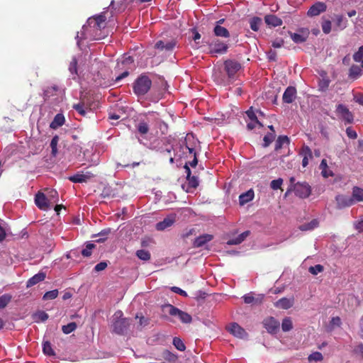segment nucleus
<instances>
[{
	"label": "nucleus",
	"instance_id": "473e14b6",
	"mask_svg": "<svg viewBox=\"0 0 363 363\" xmlns=\"http://www.w3.org/2000/svg\"><path fill=\"white\" fill-rule=\"evenodd\" d=\"M318 221L316 219H313L309 223L300 225L299 229L302 231L311 230L318 227Z\"/></svg>",
	"mask_w": 363,
	"mask_h": 363
},
{
	"label": "nucleus",
	"instance_id": "79ce46f5",
	"mask_svg": "<svg viewBox=\"0 0 363 363\" xmlns=\"http://www.w3.org/2000/svg\"><path fill=\"white\" fill-rule=\"evenodd\" d=\"M137 257L143 261H147L150 259L151 255L149 251L145 250H139L136 252Z\"/></svg>",
	"mask_w": 363,
	"mask_h": 363
},
{
	"label": "nucleus",
	"instance_id": "c9c22d12",
	"mask_svg": "<svg viewBox=\"0 0 363 363\" xmlns=\"http://www.w3.org/2000/svg\"><path fill=\"white\" fill-rule=\"evenodd\" d=\"M162 356L164 359L169 362L174 363L177 360V356L167 350L162 352Z\"/></svg>",
	"mask_w": 363,
	"mask_h": 363
},
{
	"label": "nucleus",
	"instance_id": "f3484780",
	"mask_svg": "<svg viewBox=\"0 0 363 363\" xmlns=\"http://www.w3.org/2000/svg\"><path fill=\"white\" fill-rule=\"evenodd\" d=\"M213 238V236L212 235H210V234H203L202 235H200L199 237H197L194 242H193V246L194 247H201L202 246H203L205 244H206L207 242L211 241Z\"/></svg>",
	"mask_w": 363,
	"mask_h": 363
},
{
	"label": "nucleus",
	"instance_id": "39448f33",
	"mask_svg": "<svg viewBox=\"0 0 363 363\" xmlns=\"http://www.w3.org/2000/svg\"><path fill=\"white\" fill-rule=\"evenodd\" d=\"M241 67V64L235 60H226L224 62V69L230 79H234Z\"/></svg>",
	"mask_w": 363,
	"mask_h": 363
},
{
	"label": "nucleus",
	"instance_id": "58836bf2",
	"mask_svg": "<svg viewBox=\"0 0 363 363\" xmlns=\"http://www.w3.org/2000/svg\"><path fill=\"white\" fill-rule=\"evenodd\" d=\"M60 138L58 135H55L50 142V147H51V155L53 157H56L57 155V144L59 142Z\"/></svg>",
	"mask_w": 363,
	"mask_h": 363
},
{
	"label": "nucleus",
	"instance_id": "052dcab7",
	"mask_svg": "<svg viewBox=\"0 0 363 363\" xmlns=\"http://www.w3.org/2000/svg\"><path fill=\"white\" fill-rule=\"evenodd\" d=\"M246 115L247 116V117L249 118V119L250 121H255V120H258L257 119V117L253 110V108L252 106H251L246 112H245Z\"/></svg>",
	"mask_w": 363,
	"mask_h": 363
},
{
	"label": "nucleus",
	"instance_id": "4be33fe9",
	"mask_svg": "<svg viewBox=\"0 0 363 363\" xmlns=\"http://www.w3.org/2000/svg\"><path fill=\"white\" fill-rule=\"evenodd\" d=\"M45 277L46 274L45 272H38L28 280L26 283V287L29 288L38 284L39 282L43 281Z\"/></svg>",
	"mask_w": 363,
	"mask_h": 363
},
{
	"label": "nucleus",
	"instance_id": "6ab92c4d",
	"mask_svg": "<svg viewBox=\"0 0 363 363\" xmlns=\"http://www.w3.org/2000/svg\"><path fill=\"white\" fill-rule=\"evenodd\" d=\"M176 45V42L174 40H171L167 42L166 43L162 40L157 41L155 48L160 50H166V51H172Z\"/></svg>",
	"mask_w": 363,
	"mask_h": 363
},
{
	"label": "nucleus",
	"instance_id": "bf43d9fd",
	"mask_svg": "<svg viewBox=\"0 0 363 363\" xmlns=\"http://www.w3.org/2000/svg\"><path fill=\"white\" fill-rule=\"evenodd\" d=\"M256 126H259L261 128L263 127V125L259 120L251 121L247 124V128L250 130H253L254 128H256Z\"/></svg>",
	"mask_w": 363,
	"mask_h": 363
},
{
	"label": "nucleus",
	"instance_id": "4d7b16f0",
	"mask_svg": "<svg viewBox=\"0 0 363 363\" xmlns=\"http://www.w3.org/2000/svg\"><path fill=\"white\" fill-rule=\"evenodd\" d=\"M138 130L141 134H146L149 130V126L145 122H140L138 125Z\"/></svg>",
	"mask_w": 363,
	"mask_h": 363
},
{
	"label": "nucleus",
	"instance_id": "ea45409f",
	"mask_svg": "<svg viewBox=\"0 0 363 363\" xmlns=\"http://www.w3.org/2000/svg\"><path fill=\"white\" fill-rule=\"evenodd\" d=\"M281 328L284 332L290 331L293 328V323L291 318L286 317L283 319L281 323Z\"/></svg>",
	"mask_w": 363,
	"mask_h": 363
},
{
	"label": "nucleus",
	"instance_id": "37998d69",
	"mask_svg": "<svg viewBox=\"0 0 363 363\" xmlns=\"http://www.w3.org/2000/svg\"><path fill=\"white\" fill-rule=\"evenodd\" d=\"M11 296L5 294L0 296V308H4L11 301Z\"/></svg>",
	"mask_w": 363,
	"mask_h": 363
},
{
	"label": "nucleus",
	"instance_id": "f8f14e48",
	"mask_svg": "<svg viewBox=\"0 0 363 363\" xmlns=\"http://www.w3.org/2000/svg\"><path fill=\"white\" fill-rule=\"evenodd\" d=\"M335 201L337 203V208L339 209L352 206L355 203L352 196H347L345 195L340 194L336 196Z\"/></svg>",
	"mask_w": 363,
	"mask_h": 363
},
{
	"label": "nucleus",
	"instance_id": "4c0bfd02",
	"mask_svg": "<svg viewBox=\"0 0 363 363\" xmlns=\"http://www.w3.org/2000/svg\"><path fill=\"white\" fill-rule=\"evenodd\" d=\"M285 143H289V138L286 135L279 136L275 143V150L281 149Z\"/></svg>",
	"mask_w": 363,
	"mask_h": 363
},
{
	"label": "nucleus",
	"instance_id": "6e6552de",
	"mask_svg": "<svg viewBox=\"0 0 363 363\" xmlns=\"http://www.w3.org/2000/svg\"><path fill=\"white\" fill-rule=\"evenodd\" d=\"M106 17L104 13L91 17L88 19L87 23L90 27L95 30H101L105 28Z\"/></svg>",
	"mask_w": 363,
	"mask_h": 363
},
{
	"label": "nucleus",
	"instance_id": "864d4df0",
	"mask_svg": "<svg viewBox=\"0 0 363 363\" xmlns=\"http://www.w3.org/2000/svg\"><path fill=\"white\" fill-rule=\"evenodd\" d=\"M324 269V267L321 264H316L315 266H311L309 267L308 271L311 274L313 275H317L318 273L322 272Z\"/></svg>",
	"mask_w": 363,
	"mask_h": 363
},
{
	"label": "nucleus",
	"instance_id": "a211bd4d",
	"mask_svg": "<svg viewBox=\"0 0 363 363\" xmlns=\"http://www.w3.org/2000/svg\"><path fill=\"white\" fill-rule=\"evenodd\" d=\"M174 222H175L174 216H167V218H164L163 220L157 223L156 224L155 228L157 230H164L166 228L172 226Z\"/></svg>",
	"mask_w": 363,
	"mask_h": 363
},
{
	"label": "nucleus",
	"instance_id": "0e129e2a",
	"mask_svg": "<svg viewBox=\"0 0 363 363\" xmlns=\"http://www.w3.org/2000/svg\"><path fill=\"white\" fill-rule=\"evenodd\" d=\"M171 290L177 294H179L182 296H184V297H186L187 296V294L185 291L182 290V289H180L179 287H177V286H172L171 288Z\"/></svg>",
	"mask_w": 363,
	"mask_h": 363
},
{
	"label": "nucleus",
	"instance_id": "20e7f679",
	"mask_svg": "<svg viewBox=\"0 0 363 363\" xmlns=\"http://www.w3.org/2000/svg\"><path fill=\"white\" fill-rule=\"evenodd\" d=\"M228 45L220 39L216 38L208 44L209 53L211 55H223L228 50Z\"/></svg>",
	"mask_w": 363,
	"mask_h": 363
},
{
	"label": "nucleus",
	"instance_id": "f704fd0d",
	"mask_svg": "<svg viewBox=\"0 0 363 363\" xmlns=\"http://www.w3.org/2000/svg\"><path fill=\"white\" fill-rule=\"evenodd\" d=\"M261 24L262 19L259 17L255 16L250 20V26L253 31H258Z\"/></svg>",
	"mask_w": 363,
	"mask_h": 363
},
{
	"label": "nucleus",
	"instance_id": "e2e57ef3",
	"mask_svg": "<svg viewBox=\"0 0 363 363\" xmlns=\"http://www.w3.org/2000/svg\"><path fill=\"white\" fill-rule=\"evenodd\" d=\"M107 267V263L106 262H101L94 267V271L101 272L104 270Z\"/></svg>",
	"mask_w": 363,
	"mask_h": 363
},
{
	"label": "nucleus",
	"instance_id": "c756f323",
	"mask_svg": "<svg viewBox=\"0 0 363 363\" xmlns=\"http://www.w3.org/2000/svg\"><path fill=\"white\" fill-rule=\"evenodd\" d=\"M352 194L354 203L363 201V189L359 186H354L352 188Z\"/></svg>",
	"mask_w": 363,
	"mask_h": 363
},
{
	"label": "nucleus",
	"instance_id": "de8ad7c7",
	"mask_svg": "<svg viewBox=\"0 0 363 363\" xmlns=\"http://www.w3.org/2000/svg\"><path fill=\"white\" fill-rule=\"evenodd\" d=\"M244 302L247 304L254 303H261L262 300V297L258 301L256 299L252 294H247L243 296Z\"/></svg>",
	"mask_w": 363,
	"mask_h": 363
},
{
	"label": "nucleus",
	"instance_id": "9d476101",
	"mask_svg": "<svg viewBox=\"0 0 363 363\" xmlns=\"http://www.w3.org/2000/svg\"><path fill=\"white\" fill-rule=\"evenodd\" d=\"M263 325L268 333L275 334L280 326L279 322L273 317H268L263 320Z\"/></svg>",
	"mask_w": 363,
	"mask_h": 363
},
{
	"label": "nucleus",
	"instance_id": "e433bc0d",
	"mask_svg": "<svg viewBox=\"0 0 363 363\" xmlns=\"http://www.w3.org/2000/svg\"><path fill=\"white\" fill-rule=\"evenodd\" d=\"M43 351L45 355L55 356V352L52 347V345L49 341H45L43 345Z\"/></svg>",
	"mask_w": 363,
	"mask_h": 363
},
{
	"label": "nucleus",
	"instance_id": "7c9ffc66",
	"mask_svg": "<svg viewBox=\"0 0 363 363\" xmlns=\"http://www.w3.org/2000/svg\"><path fill=\"white\" fill-rule=\"evenodd\" d=\"M172 150L173 147L172 145H168L164 149H162L160 150L161 156L163 158L168 159L171 164H173L174 162V158L172 155Z\"/></svg>",
	"mask_w": 363,
	"mask_h": 363
},
{
	"label": "nucleus",
	"instance_id": "5701e85b",
	"mask_svg": "<svg viewBox=\"0 0 363 363\" xmlns=\"http://www.w3.org/2000/svg\"><path fill=\"white\" fill-rule=\"evenodd\" d=\"M213 34L218 38H228L230 37L229 30L220 25H215L213 28Z\"/></svg>",
	"mask_w": 363,
	"mask_h": 363
},
{
	"label": "nucleus",
	"instance_id": "6e6d98bb",
	"mask_svg": "<svg viewBox=\"0 0 363 363\" xmlns=\"http://www.w3.org/2000/svg\"><path fill=\"white\" fill-rule=\"evenodd\" d=\"M283 184V179L281 178H279L277 179L272 180L270 183V187L273 190H277L281 189V186Z\"/></svg>",
	"mask_w": 363,
	"mask_h": 363
},
{
	"label": "nucleus",
	"instance_id": "f03ea898",
	"mask_svg": "<svg viewBox=\"0 0 363 363\" xmlns=\"http://www.w3.org/2000/svg\"><path fill=\"white\" fill-rule=\"evenodd\" d=\"M162 311L169 315L178 317L182 323L188 324L192 322V317L188 313L183 311L172 304H164L162 306Z\"/></svg>",
	"mask_w": 363,
	"mask_h": 363
},
{
	"label": "nucleus",
	"instance_id": "3c124183",
	"mask_svg": "<svg viewBox=\"0 0 363 363\" xmlns=\"http://www.w3.org/2000/svg\"><path fill=\"white\" fill-rule=\"evenodd\" d=\"M173 345L179 351H184L186 349V347H185L184 342L179 337H175L173 339Z\"/></svg>",
	"mask_w": 363,
	"mask_h": 363
},
{
	"label": "nucleus",
	"instance_id": "1a4fd4ad",
	"mask_svg": "<svg viewBox=\"0 0 363 363\" xmlns=\"http://www.w3.org/2000/svg\"><path fill=\"white\" fill-rule=\"evenodd\" d=\"M226 329L230 334L238 338L243 339L247 337V332L237 323H230Z\"/></svg>",
	"mask_w": 363,
	"mask_h": 363
},
{
	"label": "nucleus",
	"instance_id": "ddd939ff",
	"mask_svg": "<svg viewBox=\"0 0 363 363\" xmlns=\"http://www.w3.org/2000/svg\"><path fill=\"white\" fill-rule=\"evenodd\" d=\"M45 194L38 191L35 197V205L40 210H47L51 206Z\"/></svg>",
	"mask_w": 363,
	"mask_h": 363
},
{
	"label": "nucleus",
	"instance_id": "aec40b11",
	"mask_svg": "<svg viewBox=\"0 0 363 363\" xmlns=\"http://www.w3.org/2000/svg\"><path fill=\"white\" fill-rule=\"evenodd\" d=\"M264 21L270 27H277L282 25V20L273 14L266 15Z\"/></svg>",
	"mask_w": 363,
	"mask_h": 363
},
{
	"label": "nucleus",
	"instance_id": "4468645a",
	"mask_svg": "<svg viewBox=\"0 0 363 363\" xmlns=\"http://www.w3.org/2000/svg\"><path fill=\"white\" fill-rule=\"evenodd\" d=\"M327 10V5L324 2L318 1L313 4L307 12V15L313 17L320 15Z\"/></svg>",
	"mask_w": 363,
	"mask_h": 363
},
{
	"label": "nucleus",
	"instance_id": "b1692460",
	"mask_svg": "<svg viewBox=\"0 0 363 363\" xmlns=\"http://www.w3.org/2000/svg\"><path fill=\"white\" fill-rule=\"evenodd\" d=\"M362 74V67L356 65H352L350 69L348 77L352 79H357Z\"/></svg>",
	"mask_w": 363,
	"mask_h": 363
},
{
	"label": "nucleus",
	"instance_id": "f257e3e1",
	"mask_svg": "<svg viewBox=\"0 0 363 363\" xmlns=\"http://www.w3.org/2000/svg\"><path fill=\"white\" fill-rule=\"evenodd\" d=\"M152 86L151 79L145 74L139 76L133 83V92L138 96L145 95Z\"/></svg>",
	"mask_w": 363,
	"mask_h": 363
},
{
	"label": "nucleus",
	"instance_id": "680f3d73",
	"mask_svg": "<svg viewBox=\"0 0 363 363\" xmlns=\"http://www.w3.org/2000/svg\"><path fill=\"white\" fill-rule=\"evenodd\" d=\"M111 233V229L110 228H108V229H104L103 230H101L99 233V235H101V236H104V238H99V240H97L96 241L98 242H104V240H106V236Z\"/></svg>",
	"mask_w": 363,
	"mask_h": 363
},
{
	"label": "nucleus",
	"instance_id": "a18cd8bd",
	"mask_svg": "<svg viewBox=\"0 0 363 363\" xmlns=\"http://www.w3.org/2000/svg\"><path fill=\"white\" fill-rule=\"evenodd\" d=\"M323 359V354L319 352H314L308 357V360L312 362H320Z\"/></svg>",
	"mask_w": 363,
	"mask_h": 363
},
{
	"label": "nucleus",
	"instance_id": "c03bdc74",
	"mask_svg": "<svg viewBox=\"0 0 363 363\" xmlns=\"http://www.w3.org/2000/svg\"><path fill=\"white\" fill-rule=\"evenodd\" d=\"M77 328V324L74 322H72L68 323L67 325H63L62 327V330L65 334H69L72 332L74 331Z\"/></svg>",
	"mask_w": 363,
	"mask_h": 363
},
{
	"label": "nucleus",
	"instance_id": "c85d7f7f",
	"mask_svg": "<svg viewBox=\"0 0 363 363\" xmlns=\"http://www.w3.org/2000/svg\"><path fill=\"white\" fill-rule=\"evenodd\" d=\"M254 198V191L249 190L245 193H243L239 196V203L240 205H244L249 201H252Z\"/></svg>",
	"mask_w": 363,
	"mask_h": 363
},
{
	"label": "nucleus",
	"instance_id": "2f4dec72",
	"mask_svg": "<svg viewBox=\"0 0 363 363\" xmlns=\"http://www.w3.org/2000/svg\"><path fill=\"white\" fill-rule=\"evenodd\" d=\"M59 88L57 85H53L50 86H48L43 92V99L45 101L50 99L51 96L56 95L58 91Z\"/></svg>",
	"mask_w": 363,
	"mask_h": 363
},
{
	"label": "nucleus",
	"instance_id": "dca6fc26",
	"mask_svg": "<svg viewBox=\"0 0 363 363\" xmlns=\"http://www.w3.org/2000/svg\"><path fill=\"white\" fill-rule=\"evenodd\" d=\"M296 95V89L294 86H288L284 92L282 100L286 104L292 103Z\"/></svg>",
	"mask_w": 363,
	"mask_h": 363
},
{
	"label": "nucleus",
	"instance_id": "5fc2aeb1",
	"mask_svg": "<svg viewBox=\"0 0 363 363\" xmlns=\"http://www.w3.org/2000/svg\"><path fill=\"white\" fill-rule=\"evenodd\" d=\"M353 60L357 62H362L363 60V45L360 46L358 51L354 52Z\"/></svg>",
	"mask_w": 363,
	"mask_h": 363
},
{
	"label": "nucleus",
	"instance_id": "603ef678",
	"mask_svg": "<svg viewBox=\"0 0 363 363\" xmlns=\"http://www.w3.org/2000/svg\"><path fill=\"white\" fill-rule=\"evenodd\" d=\"M275 138V134L274 133H269L264 137V147H268Z\"/></svg>",
	"mask_w": 363,
	"mask_h": 363
},
{
	"label": "nucleus",
	"instance_id": "09e8293b",
	"mask_svg": "<svg viewBox=\"0 0 363 363\" xmlns=\"http://www.w3.org/2000/svg\"><path fill=\"white\" fill-rule=\"evenodd\" d=\"M186 180L188 181L189 186L193 189H196L199 186V181L196 176H191V174L186 176Z\"/></svg>",
	"mask_w": 363,
	"mask_h": 363
},
{
	"label": "nucleus",
	"instance_id": "2eb2a0df",
	"mask_svg": "<svg viewBox=\"0 0 363 363\" xmlns=\"http://www.w3.org/2000/svg\"><path fill=\"white\" fill-rule=\"evenodd\" d=\"M336 111L342 117V118L347 123H351L353 122V114L345 105L339 104L337 106Z\"/></svg>",
	"mask_w": 363,
	"mask_h": 363
},
{
	"label": "nucleus",
	"instance_id": "0eeeda50",
	"mask_svg": "<svg viewBox=\"0 0 363 363\" xmlns=\"http://www.w3.org/2000/svg\"><path fill=\"white\" fill-rule=\"evenodd\" d=\"M94 176L95 174L89 171H82L69 177L68 179L73 183H86Z\"/></svg>",
	"mask_w": 363,
	"mask_h": 363
},
{
	"label": "nucleus",
	"instance_id": "a878e982",
	"mask_svg": "<svg viewBox=\"0 0 363 363\" xmlns=\"http://www.w3.org/2000/svg\"><path fill=\"white\" fill-rule=\"evenodd\" d=\"M65 121V118L62 113H57L55 115L53 121L50 123V127L52 129H57L62 126Z\"/></svg>",
	"mask_w": 363,
	"mask_h": 363
},
{
	"label": "nucleus",
	"instance_id": "8fccbe9b",
	"mask_svg": "<svg viewBox=\"0 0 363 363\" xmlns=\"http://www.w3.org/2000/svg\"><path fill=\"white\" fill-rule=\"evenodd\" d=\"M57 296H58V290L54 289L52 291H47L43 295V300H52V299H55V298H57Z\"/></svg>",
	"mask_w": 363,
	"mask_h": 363
},
{
	"label": "nucleus",
	"instance_id": "9b49d317",
	"mask_svg": "<svg viewBox=\"0 0 363 363\" xmlns=\"http://www.w3.org/2000/svg\"><path fill=\"white\" fill-rule=\"evenodd\" d=\"M298 31V33L289 31V34L293 41L296 43H301L306 41L309 35V30L308 28H299Z\"/></svg>",
	"mask_w": 363,
	"mask_h": 363
},
{
	"label": "nucleus",
	"instance_id": "7ed1b4c3",
	"mask_svg": "<svg viewBox=\"0 0 363 363\" xmlns=\"http://www.w3.org/2000/svg\"><path fill=\"white\" fill-rule=\"evenodd\" d=\"M123 312L117 311L113 315V330L118 335H122L127 330L130 325V320L123 318Z\"/></svg>",
	"mask_w": 363,
	"mask_h": 363
},
{
	"label": "nucleus",
	"instance_id": "338daca9",
	"mask_svg": "<svg viewBox=\"0 0 363 363\" xmlns=\"http://www.w3.org/2000/svg\"><path fill=\"white\" fill-rule=\"evenodd\" d=\"M35 315L43 322L45 321L48 318V313L43 311L38 312Z\"/></svg>",
	"mask_w": 363,
	"mask_h": 363
},
{
	"label": "nucleus",
	"instance_id": "412c9836",
	"mask_svg": "<svg viewBox=\"0 0 363 363\" xmlns=\"http://www.w3.org/2000/svg\"><path fill=\"white\" fill-rule=\"evenodd\" d=\"M347 26V20L343 15H336L335 17V30H344Z\"/></svg>",
	"mask_w": 363,
	"mask_h": 363
},
{
	"label": "nucleus",
	"instance_id": "a19ab883",
	"mask_svg": "<svg viewBox=\"0 0 363 363\" xmlns=\"http://www.w3.org/2000/svg\"><path fill=\"white\" fill-rule=\"evenodd\" d=\"M96 247V245L91 242H87L85 248L82 250V255L85 257H89L91 255L92 250Z\"/></svg>",
	"mask_w": 363,
	"mask_h": 363
},
{
	"label": "nucleus",
	"instance_id": "69168bd1",
	"mask_svg": "<svg viewBox=\"0 0 363 363\" xmlns=\"http://www.w3.org/2000/svg\"><path fill=\"white\" fill-rule=\"evenodd\" d=\"M346 133L348 138L351 139H356L357 138V134L355 130H352L351 128H347L346 129Z\"/></svg>",
	"mask_w": 363,
	"mask_h": 363
},
{
	"label": "nucleus",
	"instance_id": "49530a36",
	"mask_svg": "<svg viewBox=\"0 0 363 363\" xmlns=\"http://www.w3.org/2000/svg\"><path fill=\"white\" fill-rule=\"evenodd\" d=\"M299 155L302 157H306V158H308V159H311L313 157L312 151H311V148L307 145L303 146V147L301 148V150L299 152Z\"/></svg>",
	"mask_w": 363,
	"mask_h": 363
},
{
	"label": "nucleus",
	"instance_id": "cd10ccee",
	"mask_svg": "<svg viewBox=\"0 0 363 363\" xmlns=\"http://www.w3.org/2000/svg\"><path fill=\"white\" fill-rule=\"evenodd\" d=\"M72 108L76 110L82 116H85L86 115L87 111L91 110V108H88L87 104H86L84 101L73 104Z\"/></svg>",
	"mask_w": 363,
	"mask_h": 363
},
{
	"label": "nucleus",
	"instance_id": "423d86ee",
	"mask_svg": "<svg viewBox=\"0 0 363 363\" xmlns=\"http://www.w3.org/2000/svg\"><path fill=\"white\" fill-rule=\"evenodd\" d=\"M295 194L301 198H308L311 193V186L306 182H297L294 184V189Z\"/></svg>",
	"mask_w": 363,
	"mask_h": 363
},
{
	"label": "nucleus",
	"instance_id": "393cba45",
	"mask_svg": "<svg viewBox=\"0 0 363 363\" xmlns=\"http://www.w3.org/2000/svg\"><path fill=\"white\" fill-rule=\"evenodd\" d=\"M293 304V298H282L276 302L275 306L282 309H289L292 307Z\"/></svg>",
	"mask_w": 363,
	"mask_h": 363
},
{
	"label": "nucleus",
	"instance_id": "774afa93",
	"mask_svg": "<svg viewBox=\"0 0 363 363\" xmlns=\"http://www.w3.org/2000/svg\"><path fill=\"white\" fill-rule=\"evenodd\" d=\"M354 352L357 354H359L363 359V343L358 344L354 349Z\"/></svg>",
	"mask_w": 363,
	"mask_h": 363
},
{
	"label": "nucleus",
	"instance_id": "bb28decb",
	"mask_svg": "<svg viewBox=\"0 0 363 363\" xmlns=\"http://www.w3.org/2000/svg\"><path fill=\"white\" fill-rule=\"evenodd\" d=\"M45 191H46V196L48 199H49L48 201L51 206L59 201L58 193L55 189H46Z\"/></svg>",
	"mask_w": 363,
	"mask_h": 363
},
{
	"label": "nucleus",
	"instance_id": "72a5a7b5",
	"mask_svg": "<svg viewBox=\"0 0 363 363\" xmlns=\"http://www.w3.org/2000/svg\"><path fill=\"white\" fill-rule=\"evenodd\" d=\"M322 30L325 34H329L332 30V23L329 19H326L324 16L322 18L321 22Z\"/></svg>",
	"mask_w": 363,
	"mask_h": 363
},
{
	"label": "nucleus",
	"instance_id": "13d9d810",
	"mask_svg": "<svg viewBox=\"0 0 363 363\" xmlns=\"http://www.w3.org/2000/svg\"><path fill=\"white\" fill-rule=\"evenodd\" d=\"M69 70L72 74H77V60L75 57H73L70 62Z\"/></svg>",
	"mask_w": 363,
	"mask_h": 363
}]
</instances>
